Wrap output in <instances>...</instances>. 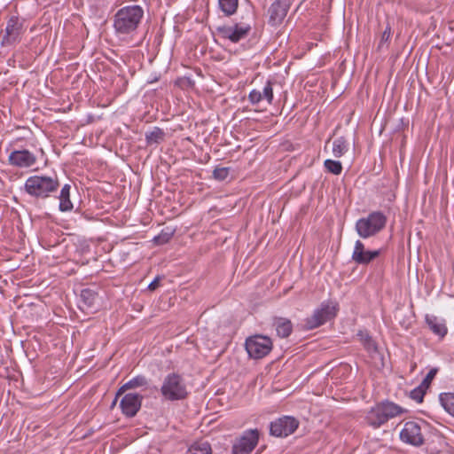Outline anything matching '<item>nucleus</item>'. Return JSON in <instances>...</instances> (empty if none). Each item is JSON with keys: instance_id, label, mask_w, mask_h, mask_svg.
Instances as JSON below:
<instances>
[{"instance_id": "nucleus-6", "label": "nucleus", "mask_w": 454, "mask_h": 454, "mask_svg": "<svg viewBox=\"0 0 454 454\" xmlns=\"http://www.w3.org/2000/svg\"><path fill=\"white\" fill-rule=\"evenodd\" d=\"M273 343L270 337L261 334L250 336L246 340L245 348L249 357L261 359L272 349Z\"/></svg>"}, {"instance_id": "nucleus-14", "label": "nucleus", "mask_w": 454, "mask_h": 454, "mask_svg": "<svg viewBox=\"0 0 454 454\" xmlns=\"http://www.w3.org/2000/svg\"><path fill=\"white\" fill-rule=\"evenodd\" d=\"M143 399V395L137 393L125 394L120 402L122 414L127 418L135 417L141 409Z\"/></svg>"}, {"instance_id": "nucleus-24", "label": "nucleus", "mask_w": 454, "mask_h": 454, "mask_svg": "<svg viewBox=\"0 0 454 454\" xmlns=\"http://www.w3.org/2000/svg\"><path fill=\"white\" fill-rule=\"evenodd\" d=\"M239 0H218V8L226 17H231L237 12Z\"/></svg>"}, {"instance_id": "nucleus-25", "label": "nucleus", "mask_w": 454, "mask_h": 454, "mask_svg": "<svg viewBox=\"0 0 454 454\" xmlns=\"http://www.w3.org/2000/svg\"><path fill=\"white\" fill-rule=\"evenodd\" d=\"M165 133L162 129L154 127L153 130L145 133V141L148 145H158L164 140Z\"/></svg>"}, {"instance_id": "nucleus-2", "label": "nucleus", "mask_w": 454, "mask_h": 454, "mask_svg": "<svg viewBox=\"0 0 454 454\" xmlns=\"http://www.w3.org/2000/svg\"><path fill=\"white\" fill-rule=\"evenodd\" d=\"M59 187L58 177L50 176H29L24 184L25 192L31 197L36 199H46L55 193Z\"/></svg>"}, {"instance_id": "nucleus-10", "label": "nucleus", "mask_w": 454, "mask_h": 454, "mask_svg": "<svg viewBox=\"0 0 454 454\" xmlns=\"http://www.w3.org/2000/svg\"><path fill=\"white\" fill-rule=\"evenodd\" d=\"M250 30V25L242 23H235L233 26H219L216 27V31L222 38L228 39L234 43L245 39Z\"/></svg>"}, {"instance_id": "nucleus-21", "label": "nucleus", "mask_w": 454, "mask_h": 454, "mask_svg": "<svg viewBox=\"0 0 454 454\" xmlns=\"http://www.w3.org/2000/svg\"><path fill=\"white\" fill-rule=\"evenodd\" d=\"M98 299V294L92 289L84 288L80 294V308L82 310H91L95 309V303Z\"/></svg>"}, {"instance_id": "nucleus-26", "label": "nucleus", "mask_w": 454, "mask_h": 454, "mask_svg": "<svg viewBox=\"0 0 454 454\" xmlns=\"http://www.w3.org/2000/svg\"><path fill=\"white\" fill-rule=\"evenodd\" d=\"M348 141L344 137H337L333 142V154L336 158L343 156L348 152Z\"/></svg>"}, {"instance_id": "nucleus-9", "label": "nucleus", "mask_w": 454, "mask_h": 454, "mask_svg": "<svg viewBox=\"0 0 454 454\" xmlns=\"http://www.w3.org/2000/svg\"><path fill=\"white\" fill-rule=\"evenodd\" d=\"M259 441V431L249 429L235 441L232 445V454H250L256 447Z\"/></svg>"}, {"instance_id": "nucleus-18", "label": "nucleus", "mask_w": 454, "mask_h": 454, "mask_svg": "<svg viewBox=\"0 0 454 454\" xmlns=\"http://www.w3.org/2000/svg\"><path fill=\"white\" fill-rule=\"evenodd\" d=\"M425 320L429 329L435 335L443 338L447 334L448 329L444 319H441L434 315H426Z\"/></svg>"}, {"instance_id": "nucleus-31", "label": "nucleus", "mask_w": 454, "mask_h": 454, "mask_svg": "<svg viewBox=\"0 0 454 454\" xmlns=\"http://www.w3.org/2000/svg\"><path fill=\"white\" fill-rule=\"evenodd\" d=\"M426 391L427 389L419 385L411 391L410 397L417 403H421L423 401Z\"/></svg>"}, {"instance_id": "nucleus-13", "label": "nucleus", "mask_w": 454, "mask_h": 454, "mask_svg": "<svg viewBox=\"0 0 454 454\" xmlns=\"http://www.w3.org/2000/svg\"><path fill=\"white\" fill-rule=\"evenodd\" d=\"M382 253L381 249L368 250L365 248L364 244L357 239L355 242L351 259L353 262L359 265H368Z\"/></svg>"}, {"instance_id": "nucleus-11", "label": "nucleus", "mask_w": 454, "mask_h": 454, "mask_svg": "<svg viewBox=\"0 0 454 454\" xmlns=\"http://www.w3.org/2000/svg\"><path fill=\"white\" fill-rule=\"evenodd\" d=\"M22 29L23 23L20 21L19 17L12 16L8 20L4 30L2 31L1 44L8 46L19 42Z\"/></svg>"}, {"instance_id": "nucleus-33", "label": "nucleus", "mask_w": 454, "mask_h": 454, "mask_svg": "<svg viewBox=\"0 0 454 454\" xmlns=\"http://www.w3.org/2000/svg\"><path fill=\"white\" fill-rule=\"evenodd\" d=\"M391 36V26L389 24L387 25L385 30L383 31L381 35V38L380 41V43L378 45V49L380 50L385 43H387L390 40Z\"/></svg>"}, {"instance_id": "nucleus-17", "label": "nucleus", "mask_w": 454, "mask_h": 454, "mask_svg": "<svg viewBox=\"0 0 454 454\" xmlns=\"http://www.w3.org/2000/svg\"><path fill=\"white\" fill-rule=\"evenodd\" d=\"M273 98V82L270 80L266 82L262 91L254 89L248 94V100L252 105H257L263 99L270 105L272 104Z\"/></svg>"}, {"instance_id": "nucleus-29", "label": "nucleus", "mask_w": 454, "mask_h": 454, "mask_svg": "<svg viewBox=\"0 0 454 454\" xmlns=\"http://www.w3.org/2000/svg\"><path fill=\"white\" fill-rule=\"evenodd\" d=\"M324 166L328 172L334 175H340L342 171V165L339 160H333L330 159L325 160L324 162Z\"/></svg>"}, {"instance_id": "nucleus-3", "label": "nucleus", "mask_w": 454, "mask_h": 454, "mask_svg": "<svg viewBox=\"0 0 454 454\" xmlns=\"http://www.w3.org/2000/svg\"><path fill=\"white\" fill-rule=\"evenodd\" d=\"M403 411L404 409L398 404L387 400L383 401L368 411L365 416V421L370 427L379 428L389 419L403 413Z\"/></svg>"}, {"instance_id": "nucleus-32", "label": "nucleus", "mask_w": 454, "mask_h": 454, "mask_svg": "<svg viewBox=\"0 0 454 454\" xmlns=\"http://www.w3.org/2000/svg\"><path fill=\"white\" fill-rule=\"evenodd\" d=\"M230 174V168L225 167H217L213 171V177L218 181H224Z\"/></svg>"}, {"instance_id": "nucleus-1", "label": "nucleus", "mask_w": 454, "mask_h": 454, "mask_svg": "<svg viewBox=\"0 0 454 454\" xmlns=\"http://www.w3.org/2000/svg\"><path fill=\"white\" fill-rule=\"evenodd\" d=\"M144 17V10L139 5H128L121 8L114 16V29L120 38L134 36Z\"/></svg>"}, {"instance_id": "nucleus-15", "label": "nucleus", "mask_w": 454, "mask_h": 454, "mask_svg": "<svg viewBox=\"0 0 454 454\" xmlns=\"http://www.w3.org/2000/svg\"><path fill=\"white\" fill-rule=\"evenodd\" d=\"M36 161L37 157L27 149L14 150L8 157L9 164L20 168H31Z\"/></svg>"}, {"instance_id": "nucleus-22", "label": "nucleus", "mask_w": 454, "mask_h": 454, "mask_svg": "<svg viewBox=\"0 0 454 454\" xmlns=\"http://www.w3.org/2000/svg\"><path fill=\"white\" fill-rule=\"evenodd\" d=\"M356 336H357L359 341L363 344L364 348L369 353H376L378 351L377 343L372 339V337L370 335L368 331L360 330V331H358Z\"/></svg>"}, {"instance_id": "nucleus-35", "label": "nucleus", "mask_w": 454, "mask_h": 454, "mask_svg": "<svg viewBox=\"0 0 454 454\" xmlns=\"http://www.w3.org/2000/svg\"><path fill=\"white\" fill-rule=\"evenodd\" d=\"M160 277H156L148 286L150 291H154L160 285Z\"/></svg>"}, {"instance_id": "nucleus-27", "label": "nucleus", "mask_w": 454, "mask_h": 454, "mask_svg": "<svg viewBox=\"0 0 454 454\" xmlns=\"http://www.w3.org/2000/svg\"><path fill=\"white\" fill-rule=\"evenodd\" d=\"M439 401L443 409L454 417V393H442Z\"/></svg>"}, {"instance_id": "nucleus-12", "label": "nucleus", "mask_w": 454, "mask_h": 454, "mask_svg": "<svg viewBox=\"0 0 454 454\" xmlns=\"http://www.w3.org/2000/svg\"><path fill=\"white\" fill-rule=\"evenodd\" d=\"M400 439L402 442L413 446L422 445L424 436L421 433L420 424L417 421L405 422L400 432Z\"/></svg>"}, {"instance_id": "nucleus-8", "label": "nucleus", "mask_w": 454, "mask_h": 454, "mask_svg": "<svg viewBox=\"0 0 454 454\" xmlns=\"http://www.w3.org/2000/svg\"><path fill=\"white\" fill-rule=\"evenodd\" d=\"M337 307L329 303H322L321 307L305 319V327L308 330L315 329L335 317Z\"/></svg>"}, {"instance_id": "nucleus-19", "label": "nucleus", "mask_w": 454, "mask_h": 454, "mask_svg": "<svg viewBox=\"0 0 454 454\" xmlns=\"http://www.w3.org/2000/svg\"><path fill=\"white\" fill-rule=\"evenodd\" d=\"M148 385V380L144 375H137L131 380H129L128 382L123 384L117 391L115 395V398L113 402V405L115 404L117 398L121 395H122L127 390L129 389H134L141 387H146Z\"/></svg>"}, {"instance_id": "nucleus-20", "label": "nucleus", "mask_w": 454, "mask_h": 454, "mask_svg": "<svg viewBox=\"0 0 454 454\" xmlns=\"http://www.w3.org/2000/svg\"><path fill=\"white\" fill-rule=\"evenodd\" d=\"M272 325L280 338H287L293 332V324L288 318L275 317Z\"/></svg>"}, {"instance_id": "nucleus-4", "label": "nucleus", "mask_w": 454, "mask_h": 454, "mask_svg": "<svg viewBox=\"0 0 454 454\" xmlns=\"http://www.w3.org/2000/svg\"><path fill=\"white\" fill-rule=\"evenodd\" d=\"M387 222V217L383 212L372 211L356 222L355 230L360 238L369 239L383 231Z\"/></svg>"}, {"instance_id": "nucleus-16", "label": "nucleus", "mask_w": 454, "mask_h": 454, "mask_svg": "<svg viewBox=\"0 0 454 454\" xmlns=\"http://www.w3.org/2000/svg\"><path fill=\"white\" fill-rule=\"evenodd\" d=\"M289 8V0H276L273 2L268 11L269 22L273 26L280 24L286 18Z\"/></svg>"}, {"instance_id": "nucleus-5", "label": "nucleus", "mask_w": 454, "mask_h": 454, "mask_svg": "<svg viewBox=\"0 0 454 454\" xmlns=\"http://www.w3.org/2000/svg\"><path fill=\"white\" fill-rule=\"evenodd\" d=\"M160 393L167 401L184 400L188 396V391L184 378L178 373L168 374L160 387Z\"/></svg>"}, {"instance_id": "nucleus-30", "label": "nucleus", "mask_w": 454, "mask_h": 454, "mask_svg": "<svg viewBox=\"0 0 454 454\" xmlns=\"http://www.w3.org/2000/svg\"><path fill=\"white\" fill-rule=\"evenodd\" d=\"M174 231H162L159 235L155 236L153 238V242L156 245H164L170 241L171 238L173 237Z\"/></svg>"}, {"instance_id": "nucleus-28", "label": "nucleus", "mask_w": 454, "mask_h": 454, "mask_svg": "<svg viewBox=\"0 0 454 454\" xmlns=\"http://www.w3.org/2000/svg\"><path fill=\"white\" fill-rule=\"evenodd\" d=\"M189 452L191 454H210L211 446L207 442H197L189 448Z\"/></svg>"}, {"instance_id": "nucleus-34", "label": "nucleus", "mask_w": 454, "mask_h": 454, "mask_svg": "<svg viewBox=\"0 0 454 454\" xmlns=\"http://www.w3.org/2000/svg\"><path fill=\"white\" fill-rule=\"evenodd\" d=\"M437 373V369L434 368V369H431L427 376L425 377V379L422 380V382L420 383V385L425 387L426 389H427L432 382V380H434V378L435 377Z\"/></svg>"}, {"instance_id": "nucleus-23", "label": "nucleus", "mask_w": 454, "mask_h": 454, "mask_svg": "<svg viewBox=\"0 0 454 454\" xmlns=\"http://www.w3.org/2000/svg\"><path fill=\"white\" fill-rule=\"evenodd\" d=\"M70 184H66L59 196V210L62 212L71 211L73 209V204L70 200Z\"/></svg>"}, {"instance_id": "nucleus-7", "label": "nucleus", "mask_w": 454, "mask_h": 454, "mask_svg": "<svg viewBox=\"0 0 454 454\" xmlns=\"http://www.w3.org/2000/svg\"><path fill=\"white\" fill-rule=\"evenodd\" d=\"M299 421L292 416H283L270 424V434L276 437H286L295 432Z\"/></svg>"}]
</instances>
